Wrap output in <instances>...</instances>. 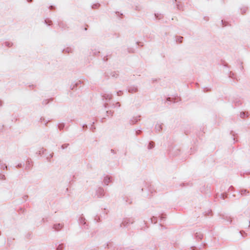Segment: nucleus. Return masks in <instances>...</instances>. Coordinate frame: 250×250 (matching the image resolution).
Instances as JSON below:
<instances>
[{
    "mask_svg": "<svg viewBox=\"0 0 250 250\" xmlns=\"http://www.w3.org/2000/svg\"><path fill=\"white\" fill-rule=\"evenodd\" d=\"M84 30L86 31L87 30V29L86 28H84Z\"/></svg>",
    "mask_w": 250,
    "mask_h": 250,
    "instance_id": "nucleus-10",
    "label": "nucleus"
},
{
    "mask_svg": "<svg viewBox=\"0 0 250 250\" xmlns=\"http://www.w3.org/2000/svg\"><path fill=\"white\" fill-rule=\"evenodd\" d=\"M153 147V145L152 144V143H150L148 146V148L151 149Z\"/></svg>",
    "mask_w": 250,
    "mask_h": 250,
    "instance_id": "nucleus-5",
    "label": "nucleus"
},
{
    "mask_svg": "<svg viewBox=\"0 0 250 250\" xmlns=\"http://www.w3.org/2000/svg\"><path fill=\"white\" fill-rule=\"evenodd\" d=\"M85 223L84 222V220L82 218V217H79V224H84Z\"/></svg>",
    "mask_w": 250,
    "mask_h": 250,
    "instance_id": "nucleus-4",
    "label": "nucleus"
},
{
    "mask_svg": "<svg viewBox=\"0 0 250 250\" xmlns=\"http://www.w3.org/2000/svg\"><path fill=\"white\" fill-rule=\"evenodd\" d=\"M103 97L106 100H110L112 97V95L110 94H105Z\"/></svg>",
    "mask_w": 250,
    "mask_h": 250,
    "instance_id": "nucleus-1",
    "label": "nucleus"
},
{
    "mask_svg": "<svg viewBox=\"0 0 250 250\" xmlns=\"http://www.w3.org/2000/svg\"><path fill=\"white\" fill-rule=\"evenodd\" d=\"M245 116V113L243 112L242 113H241V117H243Z\"/></svg>",
    "mask_w": 250,
    "mask_h": 250,
    "instance_id": "nucleus-8",
    "label": "nucleus"
},
{
    "mask_svg": "<svg viewBox=\"0 0 250 250\" xmlns=\"http://www.w3.org/2000/svg\"><path fill=\"white\" fill-rule=\"evenodd\" d=\"M155 128L157 131H160L162 129V125L159 124H157Z\"/></svg>",
    "mask_w": 250,
    "mask_h": 250,
    "instance_id": "nucleus-2",
    "label": "nucleus"
},
{
    "mask_svg": "<svg viewBox=\"0 0 250 250\" xmlns=\"http://www.w3.org/2000/svg\"><path fill=\"white\" fill-rule=\"evenodd\" d=\"M28 0V1H32V0Z\"/></svg>",
    "mask_w": 250,
    "mask_h": 250,
    "instance_id": "nucleus-11",
    "label": "nucleus"
},
{
    "mask_svg": "<svg viewBox=\"0 0 250 250\" xmlns=\"http://www.w3.org/2000/svg\"><path fill=\"white\" fill-rule=\"evenodd\" d=\"M99 191L101 195H102V194L104 192V189L103 188H99Z\"/></svg>",
    "mask_w": 250,
    "mask_h": 250,
    "instance_id": "nucleus-6",
    "label": "nucleus"
},
{
    "mask_svg": "<svg viewBox=\"0 0 250 250\" xmlns=\"http://www.w3.org/2000/svg\"><path fill=\"white\" fill-rule=\"evenodd\" d=\"M237 234L239 235V239H241V238H242L243 237V236H242V235L241 234V232H238Z\"/></svg>",
    "mask_w": 250,
    "mask_h": 250,
    "instance_id": "nucleus-7",
    "label": "nucleus"
},
{
    "mask_svg": "<svg viewBox=\"0 0 250 250\" xmlns=\"http://www.w3.org/2000/svg\"><path fill=\"white\" fill-rule=\"evenodd\" d=\"M116 104H117V105H118V106H120V103H118V102H117V103H116Z\"/></svg>",
    "mask_w": 250,
    "mask_h": 250,
    "instance_id": "nucleus-9",
    "label": "nucleus"
},
{
    "mask_svg": "<svg viewBox=\"0 0 250 250\" xmlns=\"http://www.w3.org/2000/svg\"><path fill=\"white\" fill-rule=\"evenodd\" d=\"M110 182V178L108 177H105L104 179V182L107 185V184Z\"/></svg>",
    "mask_w": 250,
    "mask_h": 250,
    "instance_id": "nucleus-3",
    "label": "nucleus"
}]
</instances>
